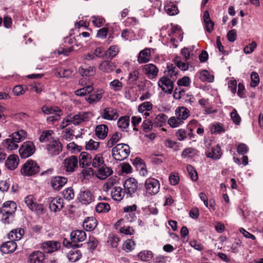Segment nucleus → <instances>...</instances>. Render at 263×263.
I'll return each instance as SVG.
<instances>
[{"label":"nucleus","instance_id":"a18cd8bd","mask_svg":"<svg viewBox=\"0 0 263 263\" xmlns=\"http://www.w3.org/2000/svg\"><path fill=\"white\" fill-rule=\"evenodd\" d=\"M95 67L91 66L86 69L82 67H80L79 69L80 74L83 77H90L93 76L95 73Z\"/></svg>","mask_w":263,"mask_h":263},{"label":"nucleus","instance_id":"423d86ee","mask_svg":"<svg viewBox=\"0 0 263 263\" xmlns=\"http://www.w3.org/2000/svg\"><path fill=\"white\" fill-rule=\"evenodd\" d=\"M35 150V146L31 141L24 142L19 149L22 158H26L32 155Z\"/></svg>","mask_w":263,"mask_h":263},{"label":"nucleus","instance_id":"9d476101","mask_svg":"<svg viewBox=\"0 0 263 263\" xmlns=\"http://www.w3.org/2000/svg\"><path fill=\"white\" fill-rule=\"evenodd\" d=\"M79 201L84 204H88L95 200L92 193L87 189L81 190L78 196Z\"/></svg>","mask_w":263,"mask_h":263},{"label":"nucleus","instance_id":"e2e57ef3","mask_svg":"<svg viewBox=\"0 0 263 263\" xmlns=\"http://www.w3.org/2000/svg\"><path fill=\"white\" fill-rule=\"evenodd\" d=\"M186 170L191 179L193 181H196L198 179V175L194 168L191 165H188Z\"/></svg>","mask_w":263,"mask_h":263},{"label":"nucleus","instance_id":"f8f14e48","mask_svg":"<svg viewBox=\"0 0 263 263\" xmlns=\"http://www.w3.org/2000/svg\"><path fill=\"white\" fill-rule=\"evenodd\" d=\"M143 73L149 79L156 78L158 76V68L153 64H147L142 66Z\"/></svg>","mask_w":263,"mask_h":263},{"label":"nucleus","instance_id":"58836bf2","mask_svg":"<svg viewBox=\"0 0 263 263\" xmlns=\"http://www.w3.org/2000/svg\"><path fill=\"white\" fill-rule=\"evenodd\" d=\"M81 257V253L80 250H72L67 254L69 260L72 262L78 261Z\"/></svg>","mask_w":263,"mask_h":263},{"label":"nucleus","instance_id":"09e8293b","mask_svg":"<svg viewBox=\"0 0 263 263\" xmlns=\"http://www.w3.org/2000/svg\"><path fill=\"white\" fill-rule=\"evenodd\" d=\"M175 65L181 70L185 71L189 68V64L187 62H183L181 60V58L177 57L174 59Z\"/></svg>","mask_w":263,"mask_h":263},{"label":"nucleus","instance_id":"603ef678","mask_svg":"<svg viewBox=\"0 0 263 263\" xmlns=\"http://www.w3.org/2000/svg\"><path fill=\"white\" fill-rule=\"evenodd\" d=\"M138 257L141 260L147 261L150 260L152 259L153 257V254L152 252L150 251L144 250L140 252L139 253Z\"/></svg>","mask_w":263,"mask_h":263},{"label":"nucleus","instance_id":"aec40b11","mask_svg":"<svg viewBox=\"0 0 263 263\" xmlns=\"http://www.w3.org/2000/svg\"><path fill=\"white\" fill-rule=\"evenodd\" d=\"M98 168L96 176L98 179L101 180L106 179L112 173V170L106 166L105 164Z\"/></svg>","mask_w":263,"mask_h":263},{"label":"nucleus","instance_id":"1a4fd4ad","mask_svg":"<svg viewBox=\"0 0 263 263\" xmlns=\"http://www.w3.org/2000/svg\"><path fill=\"white\" fill-rule=\"evenodd\" d=\"M158 85L162 90L165 93L171 94L173 91V82L166 77L164 76L161 78L158 82Z\"/></svg>","mask_w":263,"mask_h":263},{"label":"nucleus","instance_id":"3c124183","mask_svg":"<svg viewBox=\"0 0 263 263\" xmlns=\"http://www.w3.org/2000/svg\"><path fill=\"white\" fill-rule=\"evenodd\" d=\"M42 111L46 115L53 114L58 112H61L59 107L57 106L49 107L47 106H43L42 107Z\"/></svg>","mask_w":263,"mask_h":263},{"label":"nucleus","instance_id":"473e14b6","mask_svg":"<svg viewBox=\"0 0 263 263\" xmlns=\"http://www.w3.org/2000/svg\"><path fill=\"white\" fill-rule=\"evenodd\" d=\"M91 157L86 152H83L79 156V164L81 167L89 165L91 163Z\"/></svg>","mask_w":263,"mask_h":263},{"label":"nucleus","instance_id":"f704fd0d","mask_svg":"<svg viewBox=\"0 0 263 263\" xmlns=\"http://www.w3.org/2000/svg\"><path fill=\"white\" fill-rule=\"evenodd\" d=\"M178 70V69L172 64H167V70L165 71V74L167 77H170L173 80L177 78Z\"/></svg>","mask_w":263,"mask_h":263},{"label":"nucleus","instance_id":"680f3d73","mask_svg":"<svg viewBox=\"0 0 263 263\" xmlns=\"http://www.w3.org/2000/svg\"><path fill=\"white\" fill-rule=\"evenodd\" d=\"M71 124H72V119L71 118V114H70L63 119L60 125V127L61 129H64Z\"/></svg>","mask_w":263,"mask_h":263},{"label":"nucleus","instance_id":"e433bc0d","mask_svg":"<svg viewBox=\"0 0 263 263\" xmlns=\"http://www.w3.org/2000/svg\"><path fill=\"white\" fill-rule=\"evenodd\" d=\"M167 116L164 114L158 115L154 120V125L157 127H161L165 124L167 120Z\"/></svg>","mask_w":263,"mask_h":263},{"label":"nucleus","instance_id":"bf43d9fd","mask_svg":"<svg viewBox=\"0 0 263 263\" xmlns=\"http://www.w3.org/2000/svg\"><path fill=\"white\" fill-rule=\"evenodd\" d=\"M251 82L250 86L252 87H256L259 83L260 79L258 74L256 72H252L250 75Z\"/></svg>","mask_w":263,"mask_h":263},{"label":"nucleus","instance_id":"ddd939ff","mask_svg":"<svg viewBox=\"0 0 263 263\" xmlns=\"http://www.w3.org/2000/svg\"><path fill=\"white\" fill-rule=\"evenodd\" d=\"M78 166V160L77 157L75 156H71L64 160V167L67 172H74Z\"/></svg>","mask_w":263,"mask_h":263},{"label":"nucleus","instance_id":"13d9d810","mask_svg":"<svg viewBox=\"0 0 263 263\" xmlns=\"http://www.w3.org/2000/svg\"><path fill=\"white\" fill-rule=\"evenodd\" d=\"M24 202L31 210H33L35 207L36 203L34 201V198L32 195H28L24 199Z\"/></svg>","mask_w":263,"mask_h":263},{"label":"nucleus","instance_id":"4468645a","mask_svg":"<svg viewBox=\"0 0 263 263\" xmlns=\"http://www.w3.org/2000/svg\"><path fill=\"white\" fill-rule=\"evenodd\" d=\"M47 201L49 202V208L51 211L57 212L60 211L63 207V200L60 197L48 198Z\"/></svg>","mask_w":263,"mask_h":263},{"label":"nucleus","instance_id":"de8ad7c7","mask_svg":"<svg viewBox=\"0 0 263 263\" xmlns=\"http://www.w3.org/2000/svg\"><path fill=\"white\" fill-rule=\"evenodd\" d=\"M121 138V134L119 133H114L111 137V138L109 139V140L107 142V146L108 147H112L114 144L117 143Z\"/></svg>","mask_w":263,"mask_h":263},{"label":"nucleus","instance_id":"4c0bfd02","mask_svg":"<svg viewBox=\"0 0 263 263\" xmlns=\"http://www.w3.org/2000/svg\"><path fill=\"white\" fill-rule=\"evenodd\" d=\"M53 132L51 130L43 131L39 138L41 142H49L50 143L53 139L52 135Z\"/></svg>","mask_w":263,"mask_h":263},{"label":"nucleus","instance_id":"7ed1b4c3","mask_svg":"<svg viewBox=\"0 0 263 263\" xmlns=\"http://www.w3.org/2000/svg\"><path fill=\"white\" fill-rule=\"evenodd\" d=\"M40 171V167L37 163L32 160H27L22 166L21 174L25 176H32Z\"/></svg>","mask_w":263,"mask_h":263},{"label":"nucleus","instance_id":"a878e982","mask_svg":"<svg viewBox=\"0 0 263 263\" xmlns=\"http://www.w3.org/2000/svg\"><path fill=\"white\" fill-rule=\"evenodd\" d=\"M97 224V219L93 217H90L85 219L83 226L86 231H91L95 229Z\"/></svg>","mask_w":263,"mask_h":263},{"label":"nucleus","instance_id":"b1692460","mask_svg":"<svg viewBox=\"0 0 263 263\" xmlns=\"http://www.w3.org/2000/svg\"><path fill=\"white\" fill-rule=\"evenodd\" d=\"M70 237L73 242H82L86 239V234L84 231L77 230L71 233Z\"/></svg>","mask_w":263,"mask_h":263},{"label":"nucleus","instance_id":"39448f33","mask_svg":"<svg viewBox=\"0 0 263 263\" xmlns=\"http://www.w3.org/2000/svg\"><path fill=\"white\" fill-rule=\"evenodd\" d=\"M145 187L147 193L153 195L157 194L160 189V183L155 178H148L145 182Z\"/></svg>","mask_w":263,"mask_h":263},{"label":"nucleus","instance_id":"f03ea898","mask_svg":"<svg viewBox=\"0 0 263 263\" xmlns=\"http://www.w3.org/2000/svg\"><path fill=\"white\" fill-rule=\"evenodd\" d=\"M130 148L127 144L119 143L112 149L113 158L118 161H122L126 159L130 154Z\"/></svg>","mask_w":263,"mask_h":263},{"label":"nucleus","instance_id":"6ab92c4d","mask_svg":"<svg viewBox=\"0 0 263 263\" xmlns=\"http://www.w3.org/2000/svg\"><path fill=\"white\" fill-rule=\"evenodd\" d=\"M67 182V179L64 177L56 176L52 178L51 185L53 189L59 190Z\"/></svg>","mask_w":263,"mask_h":263},{"label":"nucleus","instance_id":"338daca9","mask_svg":"<svg viewBox=\"0 0 263 263\" xmlns=\"http://www.w3.org/2000/svg\"><path fill=\"white\" fill-rule=\"evenodd\" d=\"M119 49L116 45L110 46L107 50L108 57L111 59L114 58L119 52Z\"/></svg>","mask_w":263,"mask_h":263},{"label":"nucleus","instance_id":"9b49d317","mask_svg":"<svg viewBox=\"0 0 263 263\" xmlns=\"http://www.w3.org/2000/svg\"><path fill=\"white\" fill-rule=\"evenodd\" d=\"M104 93L105 92L103 89H98L86 97L85 99L90 105L96 104L101 100Z\"/></svg>","mask_w":263,"mask_h":263},{"label":"nucleus","instance_id":"dca6fc26","mask_svg":"<svg viewBox=\"0 0 263 263\" xmlns=\"http://www.w3.org/2000/svg\"><path fill=\"white\" fill-rule=\"evenodd\" d=\"M61 247V244L57 241H47L42 244L41 248L45 252L50 253L57 251Z\"/></svg>","mask_w":263,"mask_h":263},{"label":"nucleus","instance_id":"5701e85b","mask_svg":"<svg viewBox=\"0 0 263 263\" xmlns=\"http://www.w3.org/2000/svg\"><path fill=\"white\" fill-rule=\"evenodd\" d=\"M16 209V205L14 202L8 201L4 203L1 210V213H8L13 215Z\"/></svg>","mask_w":263,"mask_h":263},{"label":"nucleus","instance_id":"6e6552de","mask_svg":"<svg viewBox=\"0 0 263 263\" xmlns=\"http://www.w3.org/2000/svg\"><path fill=\"white\" fill-rule=\"evenodd\" d=\"M46 149L49 155H58L62 151V145L60 141L54 139L47 145Z\"/></svg>","mask_w":263,"mask_h":263},{"label":"nucleus","instance_id":"c756f323","mask_svg":"<svg viewBox=\"0 0 263 263\" xmlns=\"http://www.w3.org/2000/svg\"><path fill=\"white\" fill-rule=\"evenodd\" d=\"M125 191L121 187L115 186L111 192L112 199L116 201H121L125 195Z\"/></svg>","mask_w":263,"mask_h":263},{"label":"nucleus","instance_id":"6e6d98bb","mask_svg":"<svg viewBox=\"0 0 263 263\" xmlns=\"http://www.w3.org/2000/svg\"><path fill=\"white\" fill-rule=\"evenodd\" d=\"M109 87L115 91L120 90L122 87V83L119 80L115 79L109 83Z\"/></svg>","mask_w":263,"mask_h":263},{"label":"nucleus","instance_id":"72a5a7b5","mask_svg":"<svg viewBox=\"0 0 263 263\" xmlns=\"http://www.w3.org/2000/svg\"><path fill=\"white\" fill-rule=\"evenodd\" d=\"M137 209V205L136 204H133L132 205H128L124 208V211L125 212L128 213L126 215V217L129 221H133L135 220L136 217L134 213H133V212H134Z\"/></svg>","mask_w":263,"mask_h":263},{"label":"nucleus","instance_id":"2f4dec72","mask_svg":"<svg viewBox=\"0 0 263 263\" xmlns=\"http://www.w3.org/2000/svg\"><path fill=\"white\" fill-rule=\"evenodd\" d=\"M130 118L129 116L121 117L117 121L118 127L122 131L126 130L129 126Z\"/></svg>","mask_w":263,"mask_h":263},{"label":"nucleus","instance_id":"412c9836","mask_svg":"<svg viewBox=\"0 0 263 263\" xmlns=\"http://www.w3.org/2000/svg\"><path fill=\"white\" fill-rule=\"evenodd\" d=\"M175 115L184 123V121L189 117L190 111L184 106H179L175 109Z\"/></svg>","mask_w":263,"mask_h":263},{"label":"nucleus","instance_id":"5fc2aeb1","mask_svg":"<svg viewBox=\"0 0 263 263\" xmlns=\"http://www.w3.org/2000/svg\"><path fill=\"white\" fill-rule=\"evenodd\" d=\"M197 151L195 149L189 147L184 149L182 153V157L183 158H192L196 155Z\"/></svg>","mask_w":263,"mask_h":263},{"label":"nucleus","instance_id":"8fccbe9b","mask_svg":"<svg viewBox=\"0 0 263 263\" xmlns=\"http://www.w3.org/2000/svg\"><path fill=\"white\" fill-rule=\"evenodd\" d=\"M136 243L132 239H127L123 244V249L126 252H129L134 249Z\"/></svg>","mask_w":263,"mask_h":263},{"label":"nucleus","instance_id":"f3484780","mask_svg":"<svg viewBox=\"0 0 263 263\" xmlns=\"http://www.w3.org/2000/svg\"><path fill=\"white\" fill-rule=\"evenodd\" d=\"M45 255L41 251H35L31 253L28 257V263H43Z\"/></svg>","mask_w":263,"mask_h":263},{"label":"nucleus","instance_id":"ea45409f","mask_svg":"<svg viewBox=\"0 0 263 263\" xmlns=\"http://www.w3.org/2000/svg\"><path fill=\"white\" fill-rule=\"evenodd\" d=\"M167 123L171 127L176 128L182 125L184 122L175 115L168 119Z\"/></svg>","mask_w":263,"mask_h":263},{"label":"nucleus","instance_id":"20e7f679","mask_svg":"<svg viewBox=\"0 0 263 263\" xmlns=\"http://www.w3.org/2000/svg\"><path fill=\"white\" fill-rule=\"evenodd\" d=\"M100 115L102 119L109 121L116 120L119 116L118 110L111 106L105 107Z\"/></svg>","mask_w":263,"mask_h":263},{"label":"nucleus","instance_id":"2eb2a0df","mask_svg":"<svg viewBox=\"0 0 263 263\" xmlns=\"http://www.w3.org/2000/svg\"><path fill=\"white\" fill-rule=\"evenodd\" d=\"M124 187L125 192L131 195L137 191L138 182L135 178H130L125 181Z\"/></svg>","mask_w":263,"mask_h":263},{"label":"nucleus","instance_id":"79ce46f5","mask_svg":"<svg viewBox=\"0 0 263 263\" xmlns=\"http://www.w3.org/2000/svg\"><path fill=\"white\" fill-rule=\"evenodd\" d=\"M93 90V87L91 85H88L82 88L76 90L74 91V94L78 96H84L87 94L92 92Z\"/></svg>","mask_w":263,"mask_h":263},{"label":"nucleus","instance_id":"bb28decb","mask_svg":"<svg viewBox=\"0 0 263 263\" xmlns=\"http://www.w3.org/2000/svg\"><path fill=\"white\" fill-rule=\"evenodd\" d=\"M151 60V50L149 48H145L141 50L138 57V62L139 64L145 63Z\"/></svg>","mask_w":263,"mask_h":263},{"label":"nucleus","instance_id":"f257e3e1","mask_svg":"<svg viewBox=\"0 0 263 263\" xmlns=\"http://www.w3.org/2000/svg\"><path fill=\"white\" fill-rule=\"evenodd\" d=\"M27 136L24 130H20L9 135L2 142V145L8 151H12L18 148V143L24 140Z\"/></svg>","mask_w":263,"mask_h":263},{"label":"nucleus","instance_id":"49530a36","mask_svg":"<svg viewBox=\"0 0 263 263\" xmlns=\"http://www.w3.org/2000/svg\"><path fill=\"white\" fill-rule=\"evenodd\" d=\"M199 79L203 82H212L214 81V77L213 75L210 74L207 70H203L200 73Z\"/></svg>","mask_w":263,"mask_h":263},{"label":"nucleus","instance_id":"a211bd4d","mask_svg":"<svg viewBox=\"0 0 263 263\" xmlns=\"http://www.w3.org/2000/svg\"><path fill=\"white\" fill-rule=\"evenodd\" d=\"M19 158L16 155H10L5 161V166L10 170H15L18 166Z\"/></svg>","mask_w":263,"mask_h":263},{"label":"nucleus","instance_id":"4d7b16f0","mask_svg":"<svg viewBox=\"0 0 263 263\" xmlns=\"http://www.w3.org/2000/svg\"><path fill=\"white\" fill-rule=\"evenodd\" d=\"M63 196L64 198L67 200H70L72 199L74 196V193L73 189L70 187L65 189L63 191Z\"/></svg>","mask_w":263,"mask_h":263},{"label":"nucleus","instance_id":"393cba45","mask_svg":"<svg viewBox=\"0 0 263 263\" xmlns=\"http://www.w3.org/2000/svg\"><path fill=\"white\" fill-rule=\"evenodd\" d=\"M206 157L213 159H219L222 155L221 148L219 145L212 147L205 152Z\"/></svg>","mask_w":263,"mask_h":263},{"label":"nucleus","instance_id":"052dcab7","mask_svg":"<svg viewBox=\"0 0 263 263\" xmlns=\"http://www.w3.org/2000/svg\"><path fill=\"white\" fill-rule=\"evenodd\" d=\"M100 143L90 139L86 144V148L89 151H94L98 148Z\"/></svg>","mask_w":263,"mask_h":263},{"label":"nucleus","instance_id":"37998d69","mask_svg":"<svg viewBox=\"0 0 263 263\" xmlns=\"http://www.w3.org/2000/svg\"><path fill=\"white\" fill-rule=\"evenodd\" d=\"M110 210V205L106 202H99L96 207L97 213H107Z\"/></svg>","mask_w":263,"mask_h":263},{"label":"nucleus","instance_id":"cd10ccee","mask_svg":"<svg viewBox=\"0 0 263 263\" xmlns=\"http://www.w3.org/2000/svg\"><path fill=\"white\" fill-rule=\"evenodd\" d=\"M108 127L104 124H101L97 126L95 129L96 135L100 139H105L108 134Z\"/></svg>","mask_w":263,"mask_h":263},{"label":"nucleus","instance_id":"7c9ffc66","mask_svg":"<svg viewBox=\"0 0 263 263\" xmlns=\"http://www.w3.org/2000/svg\"><path fill=\"white\" fill-rule=\"evenodd\" d=\"M99 68L103 72L110 73L115 70V65L109 61H103L100 64Z\"/></svg>","mask_w":263,"mask_h":263},{"label":"nucleus","instance_id":"a19ab883","mask_svg":"<svg viewBox=\"0 0 263 263\" xmlns=\"http://www.w3.org/2000/svg\"><path fill=\"white\" fill-rule=\"evenodd\" d=\"M92 165L94 167L99 168L104 164V158L102 154H99L95 155L92 159Z\"/></svg>","mask_w":263,"mask_h":263},{"label":"nucleus","instance_id":"774afa93","mask_svg":"<svg viewBox=\"0 0 263 263\" xmlns=\"http://www.w3.org/2000/svg\"><path fill=\"white\" fill-rule=\"evenodd\" d=\"M211 132L212 134L221 133L224 132V129L220 123H217L212 125Z\"/></svg>","mask_w":263,"mask_h":263},{"label":"nucleus","instance_id":"864d4df0","mask_svg":"<svg viewBox=\"0 0 263 263\" xmlns=\"http://www.w3.org/2000/svg\"><path fill=\"white\" fill-rule=\"evenodd\" d=\"M153 108V104L150 102H144L138 106V111L143 113L145 111H149Z\"/></svg>","mask_w":263,"mask_h":263},{"label":"nucleus","instance_id":"4be33fe9","mask_svg":"<svg viewBox=\"0 0 263 263\" xmlns=\"http://www.w3.org/2000/svg\"><path fill=\"white\" fill-rule=\"evenodd\" d=\"M16 243L11 240L3 244L1 247V251L3 254L11 253L16 250Z\"/></svg>","mask_w":263,"mask_h":263},{"label":"nucleus","instance_id":"0eeeda50","mask_svg":"<svg viewBox=\"0 0 263 263\" xmlns=\"http://www.w3.org/2000/svg\"><path fill=\"white\" fill-rule=\"evenodd\" d=\"M92 116V114L90 111L80 112L77 114H71L72 124L78 125L81 123L88 121Z\"/></svg>","mask_w":263,"mask_h":263},{"label":"nucleus","instance_id":"0e129e2a","mask_svg":"<svg viewBox=\"0 0 263 263\" xmlns=\"http://www.w3.org/2000/svg\"><path fill=\"white\" fill-rule=\"evenodd\" d=\"M191 82V79L189 77L184 76L178 80L177 84L179 86L188 87L190 85Z\"/></svg>","mask_w":263,"mask_h":263},{"label":"nucleus","instance_id":"69168bd1","mask_svg":"<svg viewBox=\"0 0 263 263\" xmlns=\"http://www.w3.org/2000/svg\"><path fill=\"white\" fill-rule=\"evenodd\" d=\"M92 23L97 27H100L103 25L105 20L100 16H94L92 17Z\"/></svg>","mask_w":263,"mask_h":263},{"label":"nucleus","instance_id":"c03bdc74","mask_svg":"<svg viewBox=\"0 0 263 263\" xmlns=\"http://www.w3.org/2000/svg\"><path fill=\"white\" fill-rule=\"evenodd\" d=\"M73 130L70 128H66L62 131V140H63L70 141L73 139Z\"/></svg>","mask_w":263,"mask_h":263},{"label":"nucleus","instance_id":"c85d7f7f","mask_svg":"<svg viewBox=\"0 0 263 263\" xmlns=\"http://www.w3.org/2000/svg\"><path fill=\"white\" fill-rule=\"evenodd\" d=\"M24 234L23 229L17 228L11 230L8 234L9 239L15 241L20 240Z\"/></svg>","mask_w":263,"mask_h":263},{"label":"nucleus","instance_id":"c9c22d12","mask_svg":"<svg viewBox=\"0 0 263 263\" xmlns=\"http://www.w3.org/2000/svg\"><path fill=\"white\" fill-rule=\"evenodd\" d=\"M164 10L170 15H174L178 12L177 7L173 3L168 2L165 3Z\"/></svg>","mask_w":263,"mask_h":263}]
</instances>
